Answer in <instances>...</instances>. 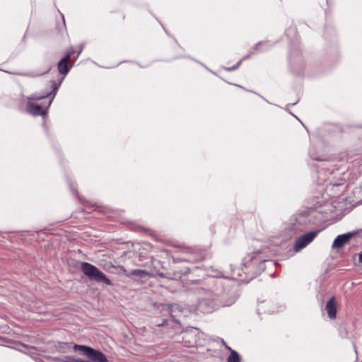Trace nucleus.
Listing matches in <instances>:
<instances>
[{
    "label": "nucleus",
    "mask_w": 362,
    "mask_h": 362,
    "mask_svg": "<svg viewBox=\"0 0 362 362\" xmlns=\"http://www.w3.org/2000/svg\"><path fill=\"white\" fill-rule=\"evenodd\" d=\"M74 350L75 351H81L83 354L93 362H107V357L103 353L90 346L75 344L74 346Z\"/></svg>",
    "instance_id": "2"
},
{
    "label": "nucleus",
    "mask_w": 362,
    "mask_h": 362,
    "mask_svg": "<svg viewBox=\"0 0 362 362\" xmlns=\"http://www.w3.org/2000/svg\"><path fill=\"white\" fill-rule=\"evenodd\" d=\"M358 259L361 263H362V252L359 254Z\"/></svg>",
    "instance_id": "14"
},
{
    "label": "nucleus",
    "mask_w": 362,
    "mask_h": 362,
    "mask_svg": "<svg viewBox=\"0 0 362 362\" xmlns=\"http://www.w3.org/2000/svg\"><path fill=\"white\" fill-rule=\"evenodd\" d=\"M119 268L127 277L145 278L146 276H151L148 272L144 269H134L132 271H128L123 266H119Z\"/></svg>",
    "instance_id": "5"
},
{
    "label": "nucleus",
    "mask_w": 362,
    "mask_h": 362,
    "mask_svg": "<svg viewBox=\"0 0 362 362\" xmlns=\"http://www.w3.org/2000/svg\"><path fill=\"white\" fill-rule=\"evenodd\" d=\"M81 269L90 279L94 280L97 282H103L108 286L112 285L111 281L107 278L105 274L94 265L88 262H82Z\"/></svg>",
    "instance_id": "1"
},
{
    "label": "nucleus",
    "mask_w": 362,
    "mask_h": 362,
    "mask_svg": "<svg viewBox=\"0 0 362 362\" xmlns=\"http://www.w3.org/2000/svg\"><path fill=\"white\" fill-rule=\"evenodd\" d=\"M318 232L319 230L311 231L298 238L294 245L295 252H298L309 245L317 236Z\"/></svg>",
    "instance_id": "3"
},
{
    "label": "nucleus",
    "mask_w": 362,
    "mask_h": 362,
    "mask_svg": "<svg viewBox=\"0 0 362 362\" xmlns=\"http://www.w3.org/2000/svg\"><path fill=\"white\" fill-rule=\"evenodd\" d=\"M330 206L332 208V209H330L332 211V212H333L334 211H337V210L341 211V209H338L335 205H330Z\"/></svg>",
    "instance_id": "13"
},
{
    "label": "nucleus",
    "mask_w": 362,
    "mask_h": 362,
    "mask_svg": "<svg viewBox=\"0 0 362 362\" xmlns=\"http://www.w3.org/2000/svg\"><path fill=\"white\" fill-rule=\"evenodd\" d=\"M52 100H50L45 106L36 104L35 103L27 102V111L35 116L42 115L46 113L47 107L50 105Z\"/></svg>",
    "instance_id": "4"
},
{
    "label": "nucleus",
    "mask_w": 362,
    "mask_h": 362,
    "mask_svg": "<svg viewBox=\"0 0 362 362\" xmlns=\"http://www.w3.org/2000/svg\"><path fill=\"white\" fill-rule=\"evenodd\" d=\"M198 309L204 313H211L214 310V303L213 302L208 303L203 299L199 301Z\"/></svg>",
    "instance_id": "7"
},
{
    "label": "nucleus",
    "mask_w": 362,
    "mask_h": 362,
    "mask_svg": "<svg viewBox=\"0 0 362 362\" xmlns=\"http://www.w3.org/2000/svg\"><path fill=\"white\" fill-rule=\"evenodd\" d=\"M354 233H348L342 235H338L334 240L332 247V249H338L341 247L346 243H347L349 240L354 236Z\"/></svg>",
    "instance_id": "6"
},
{
    "label": "nucleus",
    "mask_w": 362,
    "mask_h": 362,
    "mask_svg": "<svg viewBox=\"0 0 362 362\" xmlns=\"http://www.w3.org/2000/svg\"><path fill=\"white\" fill-rule=\"evenodd\" d=\"M48 96L47 94L45 95H39V94H33L27 98L28 102L35 103V101L40 100L44 99Z\"/></svg>",
    "instance_id": "10"
},
{
    "label": "nucleus",
    "mask_w": 362,
    "mask_h": 362,
    "mask_svg": "<svg viewBox=\"0 0 362 362\" xmlns=\"http://www.w3.org/2000/svg\"><path fill=\"white\" fill-rule=\"evenodd\" d=\"M326 310L327 311L328 315L330 318H335L336 312H337V306L334 302V298H331L326 305Z\"/></svg>",
    "instance_id": "9"
},
{
    "label": "nucleus",
    "mask_w": 362,
    "mask_h": 362,
    "mask_svg": "<svg viewBox=\"0 0 362 362\" xmlns=\"http://www.w3.org/2000/svg\"><path fill=\"white\" fill-rule=\"evenodd\" d=\"M240 356L235 351L232 350L230 356L228 358V362H240Z\"/></svg>",
    "instance_id": "11"
},
{
    "label": "nucleus",
    "mask_w": 362,
    "mask_h": 362,
    "mask_svg": "<svg viewBox=\"0 0 362 362\" xmlns=\"http://www.w3.org/2000/svg\"><path fill=\"white\" fill-rule=\"evenodd\" d=\"M343 214H336V215H331V218H336V219H340L342 217Z\"/></svg>",
    "instance_id": "12"
},
{
    "label": "nucleus",
    "mask_w": 362,
    "mask_h": 362,
    "mask_svg": "<svg viewBox=\"0 0 362 362\" xmlns=\"http://www.w3.org/2000/svg\"><path fill=\"white\" fill-rule=\"evenodd\" d=\"M70 54L64 57L58 64V70L62 74H66L69 71L68 62L70 59Z\"/></svg>",
    "instance_id": "8"
},
{
    "label": "nucleus",
    "mask_w": 362,
    "mask_h": 362,
    "mask_svg": "<svg viewBox=\"0 0 362 362\" xmlns=\"http://www.w3.org/2000/svg\"><path fill=\"white\" fill-rule=\"evenodd\" d=\"M175 308H177V305H173L172 306V308H171V311L173 312V309Z\"/></svg>",
    "instance_id": "15"
}]
</instances>
